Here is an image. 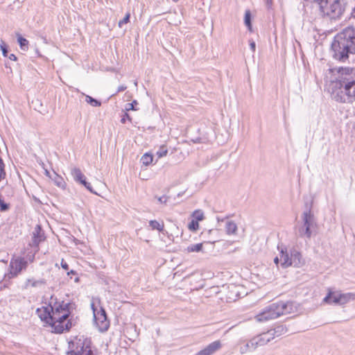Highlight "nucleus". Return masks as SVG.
Wrapping results in <instances>:
<instances>
[{
  "instance_id": "obj_16",
  "label": "nucleus",
  "mask_w": 355,
  "mask_h": 355,
  "mask_svg": "<svg viewBox=\"0 0 355 355\" xmlns=\"http://www.w3.org/2000/svg\"><path fill=\"white\" fill-rule=\"evenodd\" d=\"M323 302L327 304H340L339 293L329 291L327 296L323 299Z\"/></svg>"
},
{
  "instance_id": "obj_24",
  "label": "nucleus",
  "mask_w": 355,
  "mask_h": 355,
  "mask_svg": "<svg viewBox=\"0 0 355 355\" xmlns=\"http://www.w3.org/2000/svg\"><path fill=\"white\" fill-rule=\"evenodd\" d=\"M149 225L152 230H157L159 232H162L164 230V224H160L158 221L155 220H150Z\"/></svg>"
},
{
  "instance_id": "obj_46",
  "label": "nucleus",
  "mask_w": 355,
  "mask_h": 355,
  "mask_svg": "<svg viewBox=\"0 0 355 355\" xmlns=\"http://www.w3.org/2000/svg\"><path fill=\"white\" fill-rule=\"evenodd\" d=\"M280 261L279 258V257H275V259H274V262L276 263V264H278L279 261Z\"/></svg>"
},
{
  "instance_id": "obj_42",
  "label": "nucleus",
  "mask_w": 355,
  "mask_h": 355,
  "mask_svg": "<svg viewBox=\"0 0 355 355\" xmlns=\"http://www.w3.org/2000/svg\"><path fill=\"white\" fill-rule=\"evenodd\" d=\"M127 88V87L125 85H120L118 89H117V91L116 92V94L119 93V92H123L124 90H125Z\"/></svg>"
},
{
  "instance_id": "obj_22",
  "label": "nucleus",
  "mask_w": 355,
  "mask_h": 355,
  "mask_svg": "<svg viewBox=\"0 0 355 355\" xmlns=\"http://www.w3.org/2000/svg\"><path fill=\"white\" fill-rule=\"evenodd\" d=\"M153 160V156L150 153H145L141 158V162L145 166L150 165Z\"/></svg>"
},
{
  "instance_id": "obj_3",
  "label": "nucleus",
  "mask_w": 355,
  "mask_h": 355,
  "mask_svg": "<svg viewBox=\"0 0 355 355\" xmlns=\"http://www.w3.org/2000/svg\"><path fill=\"white\" fill-rule=\"evenodd\" d=\"M332 58L345 62L350 55L355 54V29L348 27L338 33L331 45Z\"/></svg>"
},
{
  "instance_id": "obj_4",
  "label": "nucleus",
  "mask_w": 355,
  "mask_h": 355,
  "mask_svg": "<svg viewBox=\"0 0 355 355\" xmlns=\"http://www.w3.org/2000/svg\"><path fill=\"white\" fill-rule=\"evenodd\" d=\"M296 306L293 302H277L266 306L260 313L256 315L259 322L277 318L280 315L295 312Z\"/></svg>"
},
{
  "instance_id": "obj_41",
  "label": "nucleus",
  "mask_w": 355,
  "mask_h": 355,
  "mask_svg": "<svg viewBox=\"0 0 355 355\" xmlns=\"http://www.w3.org/2000/svg\"><path fill=\"white\" fill-rule=\"evenodd\" d=\"M167 199H168V197L165 196H161V197H159L157 198L158 201L160 202V203H166V201H167Z\"/></svg>"
},
{
  "instance_id": "obj_52",
  "label": "nucleus",
  "mask_w": 355,
  "mask_h": 355,
  "mask_svg": "<svg viewBox=\"0 0 355 355\" xmlns=\"http://www.w3.org/2000/svg\"><path fill=\"white\" fill-rule=\"evenodd\" d=\"M175 2H178L179 0H173Z\"/></svg>"
},
{
  "instance_id": "obj_36",
  "label": "nucleus",
  "mask_w": 355,
  "mask_h": 355,
  "mask_svg": "<svg viewBox=\"0 0 355 355\" xmlns=\"http://www.w3.org/2000/svg\"><path fill=\"white\" fill-rule=\"evenodd\" d=\"M137 104H138L137 101L136 100H134L132 103H128V104L126 105L125 110H126L127 111H130V110H137V109H136V108L135 107V105H137Z\"/></svg>"
},
{
  "instance_id": "obj_10",
  "label": "nucleus",
  "mask_w": 355,
  "mask_h": 355,
  "mask_svg": "<svg viewBox=\"0 0 355 355\" xmlns=\"http://www.w3.org/2000/svg\"><path fill=\"white\" fill-rule=\"evenodd\" d=\"M44 232L40 225H37L32 234V241L30 245L38 248L39 244L45 240Z\"/></svg>"
},
{
  "instance_id": "obj_17",
  "label": "nucleus",
  "mask_w": 355,
  "mask_h": 355,
  "mask_svg": "<svg viewBox=\"0 0 355 355\" xmlns=\"http://www.w3.org/2000/svg\"><path fill=\"white\" fill-rule=\"evenodd\" d=\"M270 331L272 333L273 338H275V337H279L287 333L288 329L284 324H279L274 329H270Z\"/></svg>"
},
{
  "instance_id": "obj_38",
  "label": "nucleus",
  "mask_w": 355,
  "mask_h": 355,
  "mask_svg": "<svg viewBox=\"0 0 355 355\" xmlns=\"http://www.w3.org/2000/svg\"><path fill=\"white\" fill-rule=\"evenodd\" d=\"M248 350H250V349L248 348V345H245L244 346L241 347L240 348V352L241 354H245L246 353Z\"/></svg>"
},
{
  "instance_id": "obj_27",
  "label": "nucleus",
  "mask_w": 355,
  "mask_h": 355,
  "mask_svg": "<svg viewBox=\"0 0 355 355\" xmlns=\"http://www.w3.org/2000/svg\"><path fill=\"white\" fill-rule=\"evenodd\" d=\"M192 217L194 218L193 220L198 221H201L204 219V212L198 209L193 212Z\"/></svg>"
},
{
  "instance_id": "obj_35",
  "label": "nucleus",
  "mask_w": 355,
  "mask_h": 355,
  "mask_svg": "<svg viewBox=\"0 0 355 355\" xmlns=\"http://www.w3.org/2000/svg\"><path fill=\"white\" fill-rule=\"evenodd\" d=\"M130 13H127L123 19L119 21V26L121 28L123 24H127L130 20Z\"/></svg>"
},
{
  "instance_id": "obj_48",
  "label": "nucleus",
  "mask_w": 355,
  "mask_h": 355,
  "mask_svg": "<svg viewBox=\"0 0 355 355\" xmlns=\"http://www.w3.org/2000/svg\"><path fill=\"white\" fill-rule=\"evenodd\" d=\"M70 274H76V271L73 270H71L70 272H67V275H69Z\"/></svg>"
},
{
  "instance_id": "obj_8",
  "label": "nucleus",
  "mask_w": 355,
  "mask_h": 355,
  "mask_svg": "<svg viewBox=\"0 0 355 355\" xmlns=\"http://www.w3.org/2000/svg\"><path fill=\"white\" fill-rule=\"evenodd\" d=\"M28 266V261L24 257H16L10 260L9 265V272L5 275V278L8 279L16 277L20 272L26 270Z\"/></svg>"
},
{
  "instance_id": "obj_39",
  "label": "nucleus",
  "mask_w": 355,
  "mask_h": 355,
  "mask_svg": "<svg viewBox=\"0 0 355 355\" xmlns=\"http://www.w3.org/2000/svg\"><path fill=\"white\" fill-rule=\"evenodd\" d=\"M61 266L65 270H69V265L67 264V262H65L64 261V259H62V261H61Z\"/></svg>"
},
{
  "instance_id": "obj_15",
  "label": "nucleus",
  "mask_w": 355,
  "mask_h": 355,
  "mask_svg": "<svg viewBox=\"0 0 355 355\" xmlns=\"http://www.w3.org/2000/svg\"><path fill=\"white\" fill-rule=\"evenodd\" d=\"M258 338V341L259 343L260 346H263L264 345H266L268 343H269L270 340L274 339L272 333L270 330H268L267 332H264L263 334H261L258 336H257Z\"/></svg>"
},
{
  "instance_id": "obj_30",
  "label": "nucleus",
  "mask_w": 355,
  "mask_h": 355,
  "mask_svg": "<svg viewBox=\"0 0 355 355\" xmlns=\"http://www.w3.org/2000/svg\"><path fill=\"white\" fill-rule=\"evenodd\" d=\"M53 181H54L55 184L60 188H64L66 186V183L64 181L63 178L57 174L55 175V177Z\"/></svg>"
},
{
  "instance_id": "obj_20",
  "label": "nucleus",
  "mask_w": 355,
  "mask_h": 355,
  "mask_svg": "<svg viewBox=\"0 0 355 355\" xmlns=\"http://www.w3.org/2000/svg\"><path fill=\"white\" fill-rule=\"evenodd\" d=\"M225 230L227 234H235L237 231V225L233 221H228L226 223Z\"/></svg>"
},
{
  "instance_id": "obj_53",
  "label": "nucleus",
  "mask_w": 355,
  "mask_h": 355,
  "mask_svg": "<svg viewBox=\"0 0 355 355\" xmlns=\"http://www.w3.org/2000/svg\"><path fill=\"white\" fill-rule=\"evenodd\" d=\"M354 295H355V293H354ZM354 297V300H355V296Z\"/></svg>"
},
{
  "instance_id": "obj_33",
  "label": "nucleus",
  "mask_w": 355,
  "mask_h": 355,
  "mask_svg": "<svg viewBox=\"0 0 355 355\" xmlns=\"http://www.w3.org/2000/svg\"><path fill=\"white\" fill-rule=\"evenodd\" d=\"M168 153V150L164 146H162L159 150L157 151V155L158 157H162L166 156Z\"/></svg>"
},
{
  "instance_id": "obj_7",
  "label": "nucleus",
  "mask_w": 355,
  "mask_h": 355,
  "mask_svg": "<svg viewBox=\"0 0 355 355\" xmlns=\"http://www.w3.org/2000/svg\"><path fill=\"white\" fill-rule=\"evenodd\" d=\"M67 355H95L92 349V341L83 336L76 337L69 342Z\"/></svg>"
},
{
  "instance_id": "obj_12",
  "label": "nucleus",
  "mask_w": 355,
  "mask_h": 355,
  "mask_svg": "<svg viewBox=\"0 0 355 355\" xmlns=\"http://www.w3.org/2000/svg\"><path fill=\"white\" fill-rule=\"evenodd\" d=\"M222 347L220 340H216L208 345L205 348L200 350L195 355H212Z\"/></svg>"
},
{
  "instance_id": "obj_14",
  "label": "nucleus",
  "mask_w": 355,
  "mask_h": 355,
  "mask_svg": "<svg viewBox=\"0 0 355 355\" xmlns=\"http://www.w3.org/2000/svg\"><path fill=\"white\" fill-rule=\"evenodd\" d=\"M279 259L281 261V265L283 268H287L290 266H292V258H291V255L288 254L286 250H281Z\"/></svg>"
},
{
  "instance_id": "obj_37",
  "label": "nucleus",
  "mask_w": 355,
  "mask_h": 355,
  "mask_svg": "<svg viewBox=\"0 0 355 355\" xmlns=\"http://www.w3.org/2000/svg\"><path fill=\"white\" fill-rule=\"evenodd\" d=\"M128 120L130 121H131V117L130 116V115L128 114V113H125L121 119V122L122 123H125L126 122V121Z\"/></svg>"
},
{
  "instance_id": "obj_34",
  "label": "nucleus",
  "mask_w": 355,
  "mask_h": 355,
  "mask_svg": "<svg viewBox=\"0 0 355 355\" xmlns=\"http://www.w3.org/2000/svg\"><path fill=\"white\" fill-rule=\"evenodd\" d=\"M4 163L3 159L0 157V181L5 178L6 177V172L4 170Z\"/></svg>"
},
{
  "instance_id": "obj_13",
  "label": "nucleus",
  "mask_w": 355,
  "mask_h": 355,
  "mask_svg": "<svg viewBox=\"0 0 355 355\" xmlns=\"http://www.w3.org/2000/svg\"><path fill=\"white\" fill-rule=\"evenodd\" d=\"M46 280L44 279H35L34 278L28 279L25 284H24V288L26 289L32 287V288H37V287H41L42 286H44L46 284Z\"/></svg>"
},
{
  "instance_id": "obj_18",
  "label": "nucleus",
  "mask_w": 355,
  "mask_h": 355,
  "mask_svg": "<svg viewBox=\"0 0 355 355\" xmlns=\"http://www.w3.org/2000/svg\"><path fill=\"white\" fill-rule=\"evenodd\" d=\"M354 293H339L340 304L343 305L349 301H354Z\"/></svg>"
},
{
  "instance_id": "obj_9",
  "label": "nucleus",
  "mask_w": 355,
  "mask_h": 355,
  "mask_svg": "<svg viewBox=\"0 0 355 355\" xmlns=\"http://www.w3.org/2000/svg\"><path fill=\"white\" fill-rule=\"evenodd\" d=\"M71 174L73 180L82 185H83L88 191L91 193L97 194L96 191L93 190L91 184L86 180L85 175L82 173L79 168L73 167L71 169Z\"/></svg>"
},
{
  "instance_id": "obj_49",
  "label": "nucleus",
  "mask_w": 355,
  "mask_h": 355,
  "mask_svg": "<svg viewBox=\"0 0 355 355\" xmlns=\"http://www.w3.org/2000/svg\"><path fill=\"white\" fill-rule=\"evenodd\" d=\"M352 17H355V6H354V8L353 9V11L352 12Z\"/></svg>"
},
{
  "instance_id": "obj_21",
  "label": "nucleus",
  "mask_w": 355,
  "mask_h": 355,
  "mask_svg": "<svg viewBox=\"0 0 355 355\" xmlns=\"http://www.w3.org/2000/svg\"><path fill=\"white\" fill-rule=\"evenodd\" d=\"M17 42L21 50L26 51L28 49V41L19 34H17Z\"/></svg>"
},
{
  "instance_id": "obj_19",
  "label": "nucleus",
  "mask_w": 355,
  "mask_h": 355,
  "mask_svg": "<svg viewBox=\"0 0 355 355\" xmlns=\"http://www.w3.org/2000/svg\"><path fill=\"white\" fill-rule=\"evenodd\" d=\"M291 258H292V265L298 266L300 264L301 254L296 250L291 252Z\"/></svg>"
},
{
  "instance_id": "obj_28",
  "label": "nucleus",
  "mask_w": 355,
  "mask_h": 355,
  "mask_svg": "<svg viewBox=\"0 0 355 355\" xmlns=\"http://www.w3.org/2000/svg\"><path fill=\"white\" fill-rule=\"evenodd\" d=\"M257 340V337H254L245 344L246 345H248V348L250 349V350H254L258 346H260L259 343Z\"/></svg>"
},
{
  "instance_id": "obj_23",
  "label": "nucleus",
  "mask_w": 355,
  "mask_h": 355,
  "mask_svg": "<svg viewBox=\"0 0 355 355\" xmlns=\"http://www.w3.org/2000/svg\"><path fill=\"white\" fill-rule=\"evenodd\" d=\"M202 250V243L191 244L187 248L188 252H200Z\"/></svg>"
},
{
  "instance_id": "obj_2",
  "label": "nucleus",
  "mask_w": 355,
  "mask_h": 355,
  "mask_svg": "<svg viewBox=\"0 0 355 355\" xmlns=\"http://www.w3.org/2000/svg\"><path fill=\"white\" fill-rule=\"evenodd\" d=\"M51 302L47 306L37 308L36 313L42 321L52 328V332L62 334L72 327V322L69 319L71 312L75 309V304L64 301Z\"/></svg>"
},
{
  "instance_id": "obj_25",
  "label": "nucleus",
  "mask_w": 355,
  "mask_h": 355,
  "mask_svg": "<svg viewBox=\"0 0 355 355\" xmlns=\"http://www.w3.org/2000/svg\"><path fill=\"white\" fill-rule=\"evenodd\" d=\"M251 19H252V15H251L250 11L249 10H245V17H244V23H245V26L248 28L249 30H251V28H252Z\"/></svg>"
},
{
  "instance_id": "obj_51",
  "label": "nucleus",
  "mask_w": 355,
  "mask_h": 355,
  "mask_svg": "<svg viewBox=\"0 0 355 355\" xmlns=\"http://www.w3.org/2000/svg\"><path fill=\"white\" fill-rule=\"evenodd\" d=\"M33 259H34V255L32 256V259L31 261H33Z\"/></svg>"
},
{
  "instance_id": "obj_5",
  "label": "nucleus",
  "mask_w": 355,
  "mask_h": 355,
  "mask_svg": "<svg viewBox=\"0 0 355 355\" xmlns=\"http://www.w3.org/2000/svg\"><path fill=\"white\" fill-rule=\"evenodd\" d=\"M324 16L331 19L340 18L345 10V0H316Z\"/></svg>"
},
{
  "instance_id": "obj_11",
  "label": "nucleus",
  "mask_w": 355,
  "mask_h": 355,
  "mask_svg": "<svg viewBox=\"0 0 355 355\" xmlns=\"http://www.w3.org/2000/svg\"><path fill=\"white\" fill-rule=\"evenodd\" d=\"M93 310L94 321L99 330L101 331H107L110 326V322L107 316H103L102 314H96V311L94 308Z\"/></svg>"
},
{
  "instance_id": "obj_1",
  "label": "nucleus",
  "mask_w": 355,
  "mask_h": 355,
  "mask_svg": "<svg viewBox=\"0 0 355 355\" xmlns=\"http://www.w3.org/2000/svg\"><path fill=\"white\" fill-rule=\"evenodd\" d=\"M331 74L328 90L333 100L340 103L355 101V67H336Z\"/></svg>"
},
{
  "instance_id": "obj_32",
  "label": "nucleus",
  "mask_w": 355,
  "mask_h": 355,
  "mask_svg": "<svg viewBox=\"0 0 355 355\" xmlns=\"http://www.w3.org/2000/svg\"><path fill=\"white\" fill-rule=\"evenodd\" d=\"M188 227L191 231L196 232L199 227L198 222L193 219L191 220V221L188 225Z\"/></svg>"
},
{
  "instance_id": "obj_47",
  "label": "nucleus",
  "mask_w": 355,
  "mask_h": 355,
  "mask_svg": "<svg viewBox=\"0 0 355 355\" xmlns=\"http://www.w3.org/2000/svg\"><path fill=\"white\" fill-rule=\"evenodd\" d=\"M216 219L218 222H220V221L223 222V221H224L225 218H220L219 216H217Z\"/></svg>"
},
{
  "instance_id": "obj_45",
  "label": "nucleus",
  "mask_w": 355,
  "mask_h": 355,
  "mask_svg": "<svg viewBox=\"0 0 355 355\" xmlns=\"http://www.w3.org/2000/svg\"><path fill=\"white\" fill-rule=\"evenodd\" d=\"M192 141H193V143H200L201 142V138L200 137H197L195 139H192Z\"/></svg>"
},
{
  "instance_id": "obj_44",
  "label": "nucleus",
  "mask_w": 355,
  "mask_h": 355,
  "mask_svg": "<svg viewBox=\"0 0 355 355\" xmlns=\"http://www.w3.org/2000/svg\"><path fill=\"white\" fill-rule=\"evenodd\" d=\"M96 314H102L103 316H107L105 311L102 308L98 312L96 313Z\"/></svg>"
},
{
  "instance_id": "obj_40",
  "label": "nucleus",
  "mask_w": 355,
  "mask_h": 355,
  "mask_svg": "<svg viewBox=\"0 0 355 355\" xmlns=\"http://www.w3.org/2000/svg\"><path fill=\"white\" fill-rule=\"evenodd\" d=\"M250 47L252 52L255 51L256 44L253 40H250Z\"/></svg>"
},
{
  "instance_id": "obj_26",
  "label": "nucleus",
  "mask_w": 355,
  "mask_h": 355,
  "mask_svg": "<svg viewBox=\"0 0 355 355\" xmlns=\"http://www.w3.org/2000/svg\"><path fill=\"white\" fill-rule=\"evenodd\" d=\"M10 205L4 201L3 196L0 193V211L5 212L10 209Z\"/></svg>"
},
{
  "instance_id": "obj_31",
  "label": "nucleus",
  "mask_w": 355,
  "mask_h": 355,
  "mask_svg": "<svg viewBox=\"0 0 355 355\" xmlns=\"http://www.w3.org/2000/svg\"><path fill=\"white\" fill-rule=\"evenodd\" d=\"M0 49L2 51L3 55L4 57H7L8 53V46L3 40H0Z\"/></svg>"
},
{
  "instance_id": "obj_29",
  "label": "nucleus",
  "mask_w": 355,
  "mask_h": 355,
  "mask_svg": "<svg viewBox=\"0 0 355 355\" xmlns=\"http://www.w3.org/2000/svg\"><path fill=\"white\" fill-rule=\"evenodd\" d=\"M85 101L87 103L92 105L94 107H99L101 105V103L99 101L88 95L86 96Z\"/></svg>"
},
{
  "instance_id": "obj_50",
  "label": "nucleus",
  "mask_w": 355,
  "mask_h": 355,
  "mask_svg": "<svg viewBox=\"0 0 355 355\" xmlns=\"http://www.w3.org/2000/svg\"><path fill=\"white\" fill-rule=\"evenodd\" d=\"M78 280H79L78 277H76V279H75L76 282H78Z\"/></svg>"
},
{
  "instance_id": "obj_43",
  "label": "nucleus",
  "mask_w": 355,
  "mask_h": 355,
  "mask_svg": "<svg viewBox=\"0 0 355 355\" xmlns=\"http://www.w3.org/2000/svg\"><path fill=\"white\" fill-rule=\"evenodd\" d=\"M7 57H8V58L10 60H13V61H16L17 60V56L15 54H13V53H11L9 55H8Z\"/></svg>"
},
{
  "instance_id": "obj_6",
  "label": "nucleus",
  "mask_w": 355,
  "mask_h": 355,
  "mask_svg": "<svg viewBox=\"0 0 355 355\" xmlns=\"http://www.w3.org/2000/svg\"><path fill=\"white\" fill-rule=\"evenodd\" d=\"M311 209L312 202L309 204L306 202L305 211L302 216V225L298 229V236L300 237L310 239L313 234V230L316 226L315 219Z\"/></svg>"
}]
</instances>
